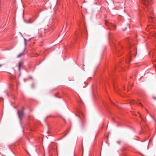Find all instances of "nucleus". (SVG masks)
Masks as SVG:
<instances>
[{
  "label": "nucleus",
  "mask_w": 156,
  "mask_h": 156,
  "mask_svg": "<svg viewBox=\"0 0 156 156\" xmlns=\"http://www.w3.org/2000/svg\"><path fill=\"white\" fill-rule=\"evenodd\" d=\"M24 109L25 108L23 107L21 110L20 111L19 110H18L17 111L20 120L21 117H23L24 115Z\"/></svg>",
  "instance_id": "1"
},
{
  "label": "nucleus",
  "mask_w": 156,
  "mask_h": 156,
  "mask_svg": "<svg viewBox=\"0 0 156 156\" xmlns=\"http://www.w3.org/2000/svg\"><path fill=\"white\" fill-rule=\"evenodd\" d=\"M45 30L44 29L41 28L38 30V38H41L42 37L43 34L45 33Z\"/></svg>",
  "instance_id": "2"
},
{
  "label": "nucleus",
  "mask_w": 156,
  "mask_h": 156,
  "mask_svg": "<svg viewBox=\"0 0 156 156\" xmlns=\"http://www.w3.org/2000/svg\"><path fill=\"white\" fill-rule=\"evenodd\" d=\"M144 4L146 7H147L148 5L151 4V2L149 1L148 0H141Z\"/></svg>",
  "instance_id": "3"
},
{
  "label": "nucleus",
  "mask_w": 156,
  "mask_h": 156,
  "mask_svg": "<svg viewBox=\"0 0 156 156\" xmlns=\"http://www.w3.org/2000/svg\"><path fill=\"white\" fill-rule=\"evenodd\" d=\"M35 20L34 19L30 18L29 20L25 21V22L27 23H32Z\"/></svg>",
  "instance_id": "4"
},
{
  "label": "nucleus",
  "mask_w": 156,
  "mask_h": 156,
  "mask_svg": "<svg viewBox=\"0 0 156 156\" xmlns=\"http://www.w3.org/2000/svg\"><path fill=\"white\" fill-rule=\"evenodd\" d=\"M23 64V62L21 61H20L19 62V65H18V69L19 71H20L21 70V67L22 65Z\"/></svg>",
  "instance_id": "5"
},
{
  "label": "nucleus",
  "mask_w": 156,
  "mask_h": 156,
  "mask_svg": "<svg viewBox=\"0 0 156 156\" xmlns=\"http://www.w3.org/2000/svg\"><path fill=\"white\" fill-rule=\"evenodd\" d=\"M25 49H26V48H25L23 50V52L20 53V54H19L17 56V58H19L21 56H22V55H23V54H24V51H25Z\"/></svg>",
  "instance_id": "6"
},
{
  "label": "nucleus",
  "mask_w": 156,
  "mask_h": 156,
  "mask_svg": "<svg viewBox=\"0 0 156 156\" xmlns=\"http://www.w3.org/2000/svg\"><path fill=\"white\" fill-rule=\"evenodd\" d=\"M67 26V23H66L65 24H64L63 26V28L62 29V30L61 31V33H62V31H65L66 28Z\"/></svg>",
  "instance_id": "7"
},
{
  "label": "nucleus",
  "mask_w": 156,
  "mask_h": 156,
  "mask_svg": "<svg viewBox=\"0 0 156 156\" xmlns=\"http://www.w3.org/2000/svg\"><path fill=\"white\" fill-rule=\"evenodd\" d=\"M24 40V45L26 47V45H27V40Z\"/></svg>",
  "instance_id": "8"
},
{
  "label": "nucleus",
  "mask_w": 156,
  "mask_h": 156,
  "mask_svg": "<svg viewBox=\"0 0 156 156\" xmlns=\"http://www.w3.org/2000/svg\"><path fill=\"white\" fill-rule=\"evenodd\" d=\"M153 36L155 37L156 38V33H154L153 34Z\"/></svg>",
  "instance_id": "9"
},
{
  "label": "nucleus",
  "mask_w": 156,
  "mask_h": 156,
  "mask_svg": "<svg viewBox=\"0 0 156 156\" xmlns=\"http://www.w3.org/2000/svg\"><path fill=\"white\" fill-rule=\"evenodd\" d=\"M66 34V33H64L62 34H60L59 36H63L65 35V34Z\"/></svg>",
  "instance_id": "10"
},
{
  "label": "nucleus",
  "mask_w": 156,
  "mask_h": 156,
  "mask_svg": "<svg viewBox=\"0 0 156 156\" xmlns=\"http://www.w3.org/2000/svg\"><path fill=\"white\" fill-rule=\"evenodd\" d=\"M128 60L129 62L131 60V58L130 57H129Z\"/></svg>",
  "instance_id": "11"
},
{
  "label": "nucleus",
  "mask_w": 156,
  "mask_h": 156,
  "mask_svg": "<svg viewBox=\"0 0 156 156\" xmlns=\"http://www.w3.org/2000/svg\"><path fill=\"white\" fill-rule=\"evenodd\" d=\"M112 26H113L112 25V24H111ZM114 28H116V26L115 25H113Z\"/></svg>",
  "instance_id": "12"
},
{
  "label": "nucleus",
  "mask_w": 156,
  "mask_h": 156,
  "mask_svg": "<svg viewBox=\"0 0 156 156\" xmlns=\"http://www.w3.org/2000/svg\"><path fill=\"white\" fill-rule=\"evenodd\" d=\"M117 142V143H118V144H119V143H120V141H118Z\"/></svg>",
  "instance_id": "13"
},
{
  "label": "nucleus",
  "mask_w": 156,
  "mask_h": 156,
  "mask_svg": "<svg viewBox=\"0 0 156 156\" xmlns=\"http://www.w3.org/2000/svg\"><path fill=\"white\" fill-rule=\"evenodd\" d=\"M153 98L154 99H156V97H153Z\"/></svg>",
  "instance_id": "14"
},
{
  "label": "nucleus",
  "mask_w": 156,
  "mask_h": 156,
  "mask_svg": "<svg viewBox=\"0 0 156 156\" xmlns=\"http://www.w3.org/2000/svg\"><path fill=\"white\" fill-rule=\"evenodd\" d=\"M78 116H79V117L80 118H81L80 116V115H79V114L78 115Z\"/></svg>",
  "instance_id": "15"
},
{
  "label": "nucleus",
  "mask_w": 156,
  "mask_h": 156,
  "mask_svg": "<svg viewBox=\"0 0 156 156\" xmlns=\"http://www.w3.org/2000/svg\"><path fill=\"white\" fill-rule=\"evenodd\" d=\"M140 117L141 118V119H142V118L141 117V115H140Z\"/></svg>",
  "instance_id": "16"
},
{
  "label": "nucleus",
  "mask_w": 156,
  "mask_h": 156,
  "mask_svg": "<svg viewBox=\"0 0 156 156\" xmlns=\"http://www.w3.org/2000/svg\"><path fill=\"white\" fill-rule=\"evenodd\" d=\"M140 104L141 105H142L141 104V103H140Z\"/></svg>",
  "instance_id": "17"
},
{
  "label": "nucleus",
  "mask_w": 156,
  "mask_h": 156,
  "mask_svg": "<svg viewBox=\"0 0 156 156\" xmlns=\"http://www.w3.org/2000/svg\"><path fill=\"white\" fill-rule=\"evenodd\" d=\"M105 24L106 25H107L108 26V24L106 23H105Z\"/></svg>",
  "instance_id": "18"
},
{
  "label": "nucleus",
  "mask_w": 156,
  "mask_h": 156,
  "mask_svg": "<svg viewBox=\"0 0 156 156\" xmlns=\"http://www.w3.org/2000/svg\"><path fill=\"white\" fill-rule=\"evenodd\" d=\"M2 65L0 64V67H1V66H2Z\"/></svg>",
  "instance_id": "19"
},
{
  "label": "nucleus",
  "mask_w": 156,
  "mask_h": 156,
  "mask_svg": "<svg viewBox=\"0 0 156 156\" xmlns=\"http://www.w3.org/2000/svg\"><path fill=\"white\" fill-rule=\"evenodd\" d=\"M32 87H33V88H34V86L33 85L32 86Z\"/></svg>",
  "instance_id": "20"
},
{
  "label": "nucleus",
  "mask_w": 156,
  "mask_h": 156,
  "mask_svg": "<svg viewBox=\"0 0 156 156\" xmlns=\"http://www.w3.org/2000/svg\"><path fill=\"white\" fill-rule=\"evenodd\" d=\"M149 12H150V11L149 10Z\"/></svg>",
  "instance_id": "21"
},
{
  "label": "nucleus",
  "mask_w": 156,
  "mask_h": 156,
  "mask_svg": "<svg viewBox=\"0 0 156 156\" xmlns=\"http://www.w3.org/2000/svg\"><path fill=\"white\" fill-rule=\"evenodd\" d=\"M155 67H156V66H154Z\"/></svg>",
  "instance_id": "22"
}]
</instances>
